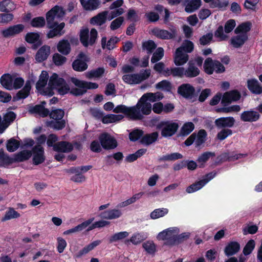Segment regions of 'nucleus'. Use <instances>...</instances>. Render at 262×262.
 <instances>
[{"mask_svg": "<svg viewBox=\"0 0 262 262\" xmlns=\"http://www.w3.org/2000/svg\"><path fill=\"white\" fill-rule=\"evenodd\" d=\"M71 81L76 88L70 89L69 85L63 78L60 77L56 73H53L50 76L47 91L46 92V95H53L54 91H56L61 95L69 92L74 95H81L84 94L88 89H96L98 88V84L96 83L86 82L74 77L71 78Z\"/></svg>", "mask_w": 262, "mask_h": 262, "instance_id": "1", "label": "nucleus"}, {"mask_svg": "<svg viewBox=\"0 0 262 262\" xmlns=\"http://www.w3.org/2000/svg\"><path fill=\"white\" fill-rule=\"evenodd\" d=\"M65 14L62 7L56 6L50 10L46 15V19L48 27L51 30L47 33L48 38H51L55 36H61L64 33L62 29L65 26L64 23L59 24L56 23L54 20L56 19L62 17Z\"/></svg>", "mask_w": 262, "mask_h": 262, "instance_id": "2", "label": "nucleus"}, {"mask_svg": "<svg viewBox=\"0 0 262 262\" xmlns=\"http://www.w3.org/2000/svg\"><path fill=\"white\" fill-rule=\"evenodd\" d=\"M179 127L178 123L170 121H162L156 126L157 129H161V136L164 138L173 136L177 133Z\"/></svg>", "mask_w": 262, "mask_h": 262, "instance_id": "3", "label": "nucleus"}, {"mask_svg": "<svg viewBox=\"0 0 262 262\" xmlns=\"http://www.w3.org/2000/svg\"><path fill=\"white\" fill-rule=\"evenodd\" d=\"M64 115V112L62 110L52 111L50 114L52 120L47 122V126L53 129H62L65 126V122L62 119Z\"/></svg>", "mask_w": 262, "mask_h": 262, "instance_id": "4", "label": "nucleus"}, {"mask_svg": "<svg viewBox=\"0 0 262 262\" xmlns=\"http://www.w3.org/2000/svg\"><path fill=\"white\" fill-rule=\"evenodd\" d=\"M97 34V31L95 29H91L90 32L88 28H82L79 33L80 42L85 47L92 46L95 42Z\"/></svg>", "mask_w": 262, "mask_h": 262, "instance_id": "5", "label": "nucleus"}, {"mask_svg": "<svg viewBox=\"0 0 262 262\" xmlns=\"http://www.w3.org/2000/svg\"><path fill=\"white\" fill-rule=\"evenodd\" d=\"M90 60L89 56L83 53H80L72 63V67L75 71L82 72L88 69L87 62Z\"/></svg>", "mask_w": 262, "mask_h": 262, "instance_id": "6", "label": "nucleus"}, {"mask_svg": "<svg viewBox=\"0 0 262 262\" xmlns=\"http://www.w3.org/2000/svg\"><path fill=\"white\" fill-rule=\"evenodd\" d=\"M49 78L48 72L47 71H42L36 84V88L38 93L46 95V92L47 91L48 81Z\"/></svg>", "mask_w": 262, "mask_h": 262, "instance_id": "7", "label": "nucleus"}, {"mask_svg": "<svg viewBox=\"0 0 262 262\" xmlns=\"http://www.w3.org/2000/svg\"><path fill=\"white\" fill-rule=\"evenodd\" d=\"M170 31L169 32L166 30L155 28L152 29V33L154 35L161 39H173L177 35V30L175 28H172L170 29Z\"/></svg>", "mask_w": 262, "mask_h": 262, "instance_id": "8", "label": "nucleus"}, {"mask_svg": "<svg viewBox=\"0 0 262 262\" xmlns=\"http://www.w3.org/2000/svg\"><path fill=\"white\" fill-rule=\"evenodd\" d=\"M195 88L189 83H183L178 88V93L184 98L191 99L195 95Z\"/></svg>", "mask_w": 262, "mask_h": 262, "instance_id": "9", "label": "nucleus"}, {"mask_svg": "<svg viewBox=\"0 0 262 262\" xmlns=\"http://www.w3.org/2000/svg\"><path fill=\"white\" fill-rule=\"evenodd\" d=\"M241 94L236 90H231L224 93L223 96L221 103L224 106H226L232 102L237 101L240 99Z\"/></svg>", "mask_w": 262, "mask_h": 262, "instance_id": "10", "label": "nucleus"}, {"mask_svg": "<svg viewBox=\"0 0 262 262\" xmlns=\"http://www.w3.org/2000/svg\"><path fill=\"white\" fill-rule=\"evenodd\" d=\"M94 217L89 219L76 226L64 231L63 232V235L65 236L71 235L82 231L91 224L94 222Z\"/></svg>", "mask_w": 262, "mask_h": 262, "instance_id": "11", "label": "nucleus"}, {"mask_svg": "<svg viewBox=\"0 0 262 262\" xmlns=\"http://www.w3.org/2000/svg\"><path fill=\"white\" fill-rule=\"evenodd\" d=\"M235 122L233 117H220L215 119V125L219 129L228 128L232 127Z\"/></svg>", "mask_w": 262, "mask_h": 262, "instance_id": "12", "label": "nucleus"}, {"mask_svg": "<svg viewBox=\"0 0 262 262\" xmlns=\"http://www.w3.org/2000/svg\"><path fill=\"white\" fill-rule=\"evenodd\" d=\"M99 139L103 148L105 149L114 148L115 142L113 136L108 133H103L99 136Z\"/></svg>", "mask_w": 262, "mask_h": 262, "instance_id": "13", "label": "nucleus"}, {"mask_svg": "<svg viewBox=\"0 0 262 262\" xmlns=\"http://www.w3.org/2000/svg\"><path fill=\"white\" fill-rule=\"evenodd\" d=\"M189 60V55L181 51V48H177L173 57V62L176 66H182Z\"/></svg>", "mask_w": 262, "mask_h": 262, "instance_id": "14", "label": "nucleus"}, {"mask_svg": "<svg viewBox=\"0 0 262 262\" xmlns=\"http://www.w3.org/2000/svg\"><path fill=\"white\" fill-rule=\"evenodd\" d=\"M32 154L30 151L23 150L15 155L13 158H10L7 156L4 155L3 158L8 163H11L13 162H21L28 160L30 158Z\"/></svg>", "mask_w": 262, "mask_h": 262, "instance_id": "15", "label": "nucleus"}, {"mask_svg": "<svg viewBox=\"0 0 262 262\" xmlns=\"http://www.w3.org/2000/svg\"><path fill=\"white\" fill-rule=\"evenodd\" d=\"M247 87L249 91L253 94L260 95L262 93V85L256 78L248 79Z\"/></svg>", "mask_w": 262, "mask_h": 262, "instance_id": "16", "label": "nucleus"}, {"mask_svg": "<svg viewBox=\"0 0 262 262\" xmlns=\"http://www.w3.org/2000/svg\"><path fill=\"white\" fill-rule=\"evenodd\" d=\"M111 16H108V12H103L93 17L91 19V24L93 25L101 26L105 23L106 18L109 20L113 19L114 17V12H111Z\"/></svg>", "mask_w": 262, "mask_h": 262, "instance_id": "17", "label": "nucleus"}, {"mask_svg": "<svg viewBox=\"0 0 262 262\" xmlns=\"http://www.w3.org/2000/svg\"><path fill=\"white\" fill-rule=\"evenodd\" d=\"M140 103H137L136 105L128 108L127 114L126 116L132 120H141L144 116L140 112Z\"/></svg>", "mask_w": 262, "mask_h": 262, "instance_id": "18", "label": "nucleus"}, {"mask_svg": "<svg viewBox=\"0 0 262 262\" xmlns=\"http://www.w3.org/2000/svg\"><path fill=\"white\" fill-rule=\"evenodd\" d=\"M200 73L199 69L195 66L194 63L189 61L188 63V67L184 68V77L187 78H192L198 76Z\"/></svg>", "mask_w": 262, "mask_h": 262, "instance_id": "19", "label": "nucleus"}, {"mask_svg": "<svg viewBox=\"0 0 262 262\" xmlns=\"http://www.w3.org/2000/svg\"><path fill=\"white\" fill-rule=\"evenodd\" d=\"M184 68L177 66L170 68H167L164 71V76L168 77L172 76L173 77L183 78L184 77Z\"/></svg>", "mask_w": 262, "mask_h": 262, "instance_id": "20", "label": "nucleus"}, {"mask_svg": "<svg viewBox=\"0 0 262 262\" xmlns=\"http://www.w3.org/2000/svg\"><path fill=\"white\" fill-rule=\"evenodd\" d=\"M33 160L35 164L38 165L45 161L43 148L40 145H36L33 148Z\"/></svg>", "mask_w": 262, "mask_h": 262, "instance_id": "21", "label": "nucleus"}, {"mask_svg": "<svg viewBox=\"0 0 262 262\" xmlns=\"http://www.w3.org/2000/svg\"><path fill=\"white\" fill-rule=\"evenodd\" d=\"M100 244V241L97 240L94 241L89 245L84 247L81 250L76 253L74 255V257L76 258H79L82 256L89 253L90 251L94 249L97 246Z\"/></svg>", "mask_w": 262, "mask_h": 262, "instance_id": "22", "label": "nucleus"}, {"mask_svg": "<svg viewBox=\"0 0 262 262\" xmlns=\"http://www.w3.org/2000/svg\"><path fill=\"white\" fill-rule=\"evenodd\" d=\"M260 115L254 111H246L241 115V119L244 122H255L259 119Z\"/></svg>", "mask_w": 262, "mask_h": 262, "instance_id": "23", "label": "nucleus"}, {"mask_svg": "<svg viewBox=\"0 0 262 262\" xmlns=\"http://www.w3.org/2000/svg\"><path fill=\"white\" fill-rule=\"evenodd\" d=\"M51 53V48L49 46L45 45L41 47L37 51L35 56V59L38 62L46 60Z\"/></svg>", "mask_w": 262, "mask_h": 262, "instance_id": "24", "label": "nucleus"}, {"mask_svg": "<svg viewBox=\"0 0 262 262\" xmlns=\"http://www.w3.org/2000/svg\"><path fill=\"white\" fill-rule=\"evenodd\" d=\"M159 133L154 132L150 134H143V136L140 140V142L146 146H148L155 142L158 138Z\"/></svg>", "mask_w": 262, "mask_h": 262, "instance_id": "25", "label": "nucleus"}, {"mask_svg": "<svg viewBox=\"0 0 262 262\" xmlns=\"http://www.w3.org/2000/svg\"><path fill=\"white\" fill-rule=\"evenodd\" d=\"M248 39L247 34H241L231 38L230 43L235 48L241 47Z\"/></svg>", "mask_w": 262, "mask_h": 262, "instance_id": "26", "label": "nucleus"}, {"mask_svg": "<svg viewBox=\"0 0 262 262\" xmlns=\"http://www.w3.org/2000/svg\"><path fill=\"white\" fill-rule=\"evenodd\" d=\"M240 249V245L237 242H230L225 247L224 252L227 256H232L237 253Z\"/></svg>", "mask_w": 262, "mask_h": 262, "instance_id": "27", "label": "nucleus"}, {"mask_svg": "<svg viewBox=\"0 0 262 262\" xmlns=\"http://www.w3.org/2000/svg\"><path fill=\"white\" fill-rule=\"evenodd\" d=\"M24 29V25L21 24L16 25L2 31L3 35L6 37L17 34L23 31Z\"/></svg>", "mask_w": 262, "mask_h": 262, "instance_id": "28", "label": "nucleus"}, {"mask_svg": "<svg viewBox=\"0 0 262 262\" xmlns=\"http://www.w3.org/2000/svg\"><path fill=\"white\" fill-rule=\"evenodd\" d=\"M13 80L14 75L6 74L1 77L0 82L4 88L7 90H11L13 89Z\"/></svg>", "mask_w": 262, "mask_h": 262, "instance_id": "29", "label": "nucleus"}, {"mask_svg": "<svg viewBox=\"0 0 262 262\" xmlns=\"http://www.w3.org/2000/svg\"><path fill=\"white\" fill-rule=\"evenodd\" d=\"M57 49L59 52L67 55L69 54L71 51V46L68 40H61L58 43Z\"/></svg>", "mask_w": 262, "mask_h": 262, "instance_id": "30", "label": "nucleus"}, {"mask_svg": "<svg viewBox=\"0 0 262 262\" xmlns=\"http://www.w3.org/2000/svg\"><path fill=\"white\" fill-rule=\"evenodd\" d=\"M83 8L86 10H93L98 8L100 2L96 0H80Z\"/></svg>", "mask_w": 262, "mask_h": 262, "instance_id": "31", "label": "nucleus"}, {"mask_svg": "<svg viewBox=\"0 0 262 262\" xmlns=\"http://www.w3.org/2000/svg\"><path fill=\"white\" fill-rule=\"evenodd\" d=\"M215 155L214 152L210 151H206L201 154L197 159V161L199 163V167L204 168L205 166V163L210 157H214Z\"/></svg>", "mask_w": 262, "mask_h": 262, "instance_id": "32", "label": "nucleus"}, {"mask_svg": "<svg viewBox=\"0 0 262 262\" xmlns=\"http://www.w3.org/2000/svg\"><path fill=\"white\" fill-rule=\"evenodd\" d=\"M157 45L152 40H148L143 41L142 43V49L143 51H146L147 53L151 54L157 48Z\"/></svg>", "mask_w": 262, "mask_h": 262, "instance_id": "33", "label": "nucleus"}, {"mask_svg": "<svg viewBox=\"0 0 262 262\" xmlns=\"http://www.w3.org/2000/svg\"><path fill=\"white\" fill-rule=\"evenodd\" d=\"M72 148V144L67 142H60L54 145V150L57 151L69 152Z\"/></svg>", "mask_w": 262, "mask_h": 262, "instance_id": "34", "label": "nucleus"}, {"mask_svg": "<svg viewBox=\"0 0 262 262\" xmlns=\"http://www.w3.org/2000/svg\"><path fill=\"white\" fill-rule=\"evenodd\" d=\"M207 134L205 129H202L198 131L196 134V139L195 140V146L199 147L202 145L206 140Z\"/></svg>", "mask_w": 262, "mask_h": 262, "instance_id": "35", "label": "nucleus"}, {"mask_svg": "<svg viewBox=\"0 0 262 262\" xmlns=\"http://www.w3.org/2000/svg\"><path fill=\"white\" fill-rule=\"evenodd\" d=\"M201 5V0H190L185 7V11L192 13L198 9Z\"/></svg>", "mask_w": 262, "mask_h": 262, "instance_id": "36", "label": "nucleus"}, {"mask_svg": "<svg viewBox=\"0 0 262 262\" xmlns=\"http://www.w3.org/2000/svg\"><path fill=\"white\" fill-rule=\"evenodd\" d=\"M214 63L215 60L213 61L210 57L207 58L203 66L204 72L208 75L212 74L214 70Z\"/></svg>", "mask_w": 262, "mask_h": 262, "instance_id": "37", "label": "nucleus"}, {"mask_svg": "<svg viewBox=\"0 0 262 262\" xmlns=\"http://www.w3.org/2000/svg\"><path fill=\"white\" fill-rule=\"evenodd\" d=\"M251 23L250 21H246L239 25L235 29L234 33L236 34L240 33L246 34L251 30Z\"/></svg>", "mask_w": 262, "mask_h": 262, "instance_id": "38", "label": "nucleus"}, {"mask_svg": "<svg viewBox=\"0 0 262 262\" xmlns=\"http://www.w3.org/2000/svg\"><path fill=\"white\" fill-rule=\"evenodd\" d=\"M29 112L31 113L37 114L40 116L46 117L49 114V111L41 105H36L35 106L31 107Z\"/></svg>", "mask_w": 262, "mask_h": 262, "instance_id": "39", "label": "nucleus"}, {"mask_svg": "<svg viewBox=\"0 0 262 262\" xmlns=\"http://www.w3.org/2000/svg\"><path fill=\"white\" fill-rule=\"evenodd\" d=\"M138 74H126L123 76L122 79L124 82L129 84H139Z\"/></svg>", "mask_w": 262, "mask_h": 262, "instance_id": "40", "label": "nucleus"}, {"mask_svg": "<svg viewBox=\"0 0 262 262\" xmlns=\"http://www.w3.org/2000/svg\"><path fill=\"white\" fill-rule=\"evenodd\" d=\"M194 128V125L191 122L185 123L181 128L180 135L186 136L190 134Z\"/></svg>", "mask_w": 262, "mask_h": 262, "instance_id": "41", "label": "nucleus"}, {"mask_svg": "<svg viewBox=\"0 0 262 262\" xmlns=\"http://www.w3.org/2000/svg\"><path fill=\"white\" fill-rule=\"evenodd\" d=\"M137 103H140V110L142 115H149L152 110L151 104L147 101H140V99Z\"/></svg>", "mask_w": 262, "mask_h": 262, "instance_id": "42", "label": "nucleus"}, {"mask_svg": "<svg viewBox=\"0 0 262 262\" xmlns=\"http://www.w3.org/2000/svg\"><path fill=\"white\" fill-rule=\"evenodd\" d=\"M144 132L142 129H134L129 134V139L132 142H136L139 139L140 140Z\"/></svg>", "mask_w": 262, "mask_h": 262, "instance_id": "43", "label": "nucleus"}, {"mask_svg": "<svg viewBox=\"0 0 262 262\" xmlns=\"http://www.w3.org/2000/svg\"><path fill=\"white\" fill-rule=\"evenodd\" d=\"M168 209L167 208H158L155 209L150 213L151 219L155 220L166 215L168 213Z\"/></svg>", "mask_w": 262, "mask_h": 262, "instance_id": "44", "label": "nucleus"}, {"mask_svg": "<svg viewBox=\"0 0 262 262\" xmlns=\"http://www.w3.org/2000/svg\"><path fill=\"white\" fill-rule=\"evenodd\" d=\"M110 224V222L106 220H101L94 223L90 224L88 227L87 231H89L95 228H102L108 226Z\"/></svg>", "mask_w": 262, "mask_h": 262, "instance_id": "45", "label": "nucleus"}, {"mask_svg": "<svg viewBox=\"0 0 262 262\" xmlns=\"http://www.w3.org/2000/svg\"><path fill=\"white\" fill-rule=\"evenodd\" d=\"M20 214L16 211L13 208H9L6 212L2 221H6L13 219H17L20 217Z\"/></svg>", "mask_w": 262, "mask_h": 262, "instance_id": "46", "label": "nucleus"}, {"mask_svg": "<svg viewBox=\"0 0 262 262\" xmlns=\"http://www.w3.org/2000/svg\"><path fill=\"white\" fill-rule=\"evenodd\" d=\"M183 155L179 152H173L170 154L163 155L159 158V161H175L183 158Z\"/></svg>", "mask_w": 262, "mask_h": 262, "instance_id": "47", "label": "nucleus"}, {"mask_svg": "<svg viewBox=\"0 0 262 262\" xmlns=\"http://www.w3.org/2000/svg\"><path fill=\"white\" fill-rule=\"evenodd\" d=\"M164 55V49L162 47H158L156 50L155 52H153L152 56L151 58V62L154 63L159 61L163 57Z\"/></svg>", "mask_w": 262, "mask_h": 262, "instance_id": "48", "label": "nucleus"}, {"mask_svg": "<svg viewBox=\"0 0 262 262\" xmlns=\"http://www.w3.org/2000/svg\"><path fill=\"white\" fill-rule=\"evenodd\" d=\"M52 61L56 66H61L67 61V58L61 54L56 53L52 56Z\"/></svg>", "mask_w": 262, "mask_h": 262, "instance_id": "49", "label": "nucleus"}, {"mask_svg": "<svg viewBox=\"0 0 262 262\" xmlns=\"http://www.w3.org/2000/svg\"><path fill=\"white\" fill-rule=\"evenodd\" d=\"M178 48H181V51L186 53H191L194 49L193 43L189 40H185L183 42L182 46Z\"/></svg>", "mask_w": 262, "mask_h": 262, "instance_id": "50", "label": "nucleus"}, {"mask_svg": "<svg viewBox=\"0 0 262 262\" xmlns=\"http://www.w3.org/2000/svg\"><path fill=\"white\" fill-rule=\"evenodd\" d=\"M142 247L149 254L154 255L156 251V246L152 241H146L143 243Z\"/></svg>", "mask_w": 262, "mask_h": 262, "instance_id": "51", "label": "nucleus"}, {"mask_svg": "<svg viewBox=\"0 0 262 262\" xmlns=\"http://www.w3.org/2000/svg\"><path fill=\"white\" fill-rule=\"evenodd\" d=\"M204 184L201 180L197 181L187 187L186 191L187 193H190L201 189Z\"/></svg>", "mask_w": 262, "mask_h": 262, "instance_id": "52", "label": "nucleus"}, {"mask_svg": "<svg viewBox=\"0 0 262 262\" xmlns=\"http://www.w3.org/2000/svg\"><path fill=\"white\" fill-rule=\"evenodd\" d=\"M31 90V84L29 81L26 82L24 88L18 92L16 97L17 99H23L27 97Z\"/></svg>", "mask_w": 262, "mask_h": 262, "instance_id": "53", "label": "nucleus"}, {"mask_svg": "<svg viewBox=\"0 0 262 262\" xmlns=\"http://www.w3.org/2000/svg\"><path fill=\"white\" fill-rule=\"evenodd\" d=\"M156 88L157 89L170 92L171 89V84L169 81L166 80H163L156 84Z\"/></svg>", "mask_w": 262, "mask_h": 262, "instance_id": "54", "label": "nucleus"}, {"mask_svg": "<svg viewBox=\"0 0 262 262\" xmlns=\"http://www.w3.org/2000/svg\"><path fill=\"white\" fill-rule=\"evenodd\" d=\"M255 246V243L253 239H250L245 246L243 249V254L244 255L247 256L251 254L254 249Z\"/></svg>", "mask_w": 262, "mask_h": 262, "instance_id": "55", "label": "nucleus"}, {"mask_svg": "<svg viewBox=\"0 0 262 262\" xmlns=\"http://www.w3.org/2000/svg\"><path fill=\"white\" fill-rule=\"evenodd\" d=\"M19 145V142L17 140L12 138L7 141V149L9 151L13 152L18 148Z\"/></svg>", "mask_w": 262, "mask_h": 262, "instance_id": "56", "label": "nucleus"}, {"mask_svg": "<svg viewBox=\"0 0 262 262\" xmlns=\"http://www.w3.org/2000/svg\"><path fill=\"white\" fill-rule=\"evenodd\" d=\"M216 136L217 138L220 141L225 140L227 137L232 135V130L229 128H222Z\"/></svg>", "mask_w": 262, "mask_h": 262, "instance_id": "57", "label": "nucleus"}, {"mask_svg": "<svg viewBox=\"0 0 262 262\" xmlns=\"http://www.w3.org/2000/svg\"><path fill=\"white\" fill-rule=\"evenodd\" d=\"M228 4V1L222 2L220 0H212L210 2L209 6L211 8H218L219 9H223L225 8Z\"/></svg>", "mask_w": 262, "mask_h": 262, "instance_id": "58", "label": "nucleus"}, {"mask_svg": "<svg viewBox=\"0 0 262 262\" xmlns=\"http://www.w3.org/2000/svg\"><path fill=\"white\" fill-rule=\"evenodd\" d=\"M104 72V69L102 68L92 70L86 73V77L89 78H98L101 76Z\"/></svg>", "mask_w": 262, "mask_h": 262, "instance_id": "59", "label": "nucleus"}, {"mask_svg": "<svg viewBox=\"0 0 262 262\" xmlns=\"http://www.w3.org/2000/svg\"><path fill=\"white\" fill-rule=\"evenodd\" d=\"M14 9V5L10 0H5L0 3V11H10Z\"/></svg>", "mask_w": 262, "mask_h": 262, "instance_id": "60", "label": "nucleus"}, {"mask_svg": "<svg viewBox=\"0 0 262 262\" xmlns=\"http://www.w3.org/2000/svg\"><path fill=\"white\" fill-rule=\"evenodd\" d=\"M106 38H102V48L107 50H112L115 48V39L113 37L110 38L106 43Z\"/></svg>", "mask_w": 262, "mask_h": 262, "instance_id": "61", "label": "nucleus"}, {"mask_svg": "<svg viewBox=\"0 0 262 262\" xmlns=\"http://www.w3.org/2000/svg\"><path fill=\"white\" fill-rule=\"evenodd\" d=\"M144 240L143 237L139 233L134 234L130 238L125 241V244L128 245L129 242L132 243L134 245H138Z\"/></svg>", "mask_w": 262, "mask_h": 262, "instance_id": "62", "label": "nucleus"}, {"mask_svg": "<svg viewBox=\"0 0 262 262\" xmlns=\"http://www.w3.org/2000/svg\"><path fill=\"white\" fill-rule=\"evenodd\" d=\"M67 246L66 241L61 237L57 238V250L59 253H62Z\"/></svg>", "mask_w": 262, "mask_h": 262, "instance_id": "63", "label": "nucleus"}, {"mask_svg": "<svg viewBox=\"0 0 262 262\" xmlns=\"http://www.w3.org/2000/svg\"><path fill=\"white\" fill-rule=\"evenodd\" d=\"M45 25V20L43 17H37L33 18L31 21V25L33 27L40 28Z\"/></svg>", "mask_w": 262, "mask_h": 262, "instance_id": "64", "label": "nucleus"}]
</instances>
